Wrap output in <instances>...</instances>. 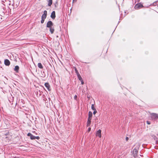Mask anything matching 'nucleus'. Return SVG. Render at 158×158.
<instances>
[{
    "instance_id": "obj_1",
    "label": "nucleus",
    "mask_w": 158,
    "mask_h": 158,
    "mask_svg": "<svg viewBox=\"0 0 158 158\" xmlns=\"http://www.w3.org/2000/svg\"><path fill=\"white\" fill-rule=\"evenodd\" d=\"M135 146L136 147L134 149L133 151V154L134 157H135L138 153V150L139 149V148L140 146V144L139 143H136Z\"/></svg>"
},
{
    "instance_id": "obj_2",
    "label": "nucleus",
    "mask_w": 158,
    "mask_h": 158,
    "mask_svg": "<svg viewBox=\"0 0 158 158\" xmlns=\"http://www.w3.org/2000/svg\"><path fill=\"white\" fill-rule=\"evenodd\" d=\"M151 115L152 120H154L158 119V114L155 113H152Z\"/></svg>"
},
{
    "instance_id": "obj_3",
    "label": "nucleus",
    "mask_w": 158,
    "mask_h": 158,
    "mask_svg": "<svg viewBox=\"0 0 158 158\" xmlns=\"http://www.w3.org/2000/svg\"><path fill=\"white\" fill-rule=\"evenodd\" d=\"M143 7V6L142 4L141 3H139L136 4L134 8L135 9L137 10Z\"/></svg>"
},
{
    "instance_id": "obj_4",
    "label": "nucleus",
    "mask_w": 158,
    "mask_h": 158,
    "mask_svg": "<svg viewBox=\"0 0 158 158\" xmlns=\"http://www.w3.org/2000/svg\"><path fill=\"white\" fill-rule=\"evenodd\" d=\"M53 26V23L51 21H48L47 23V27L48 28L51 27Z\"/></svg>"
},
{
    "instance_id": "obj_5",
    "label": "nucleus",
    "mask_w": 158,
    "mask_h": 158,
    "mask_svg": "<svg viewBox=\"0 0 158 158\" xmlns=\"http://www.w3.org/2000/svg\"><path fill=\"white\" fill-rule=\"evenodd\" d=\"M96 135L100 138L101 137V130H99L97 131L96 133Z\"/></svg>"
},
{
    "instance_id": "obj_6",
    "label": "nucleus",
    "mask_w": 158,
    "mask_h": 158,
    "mask_svg": "<svg viewBox=\"0 0 158 158\" xmlns=\"http://www.w3.org/2000/svg\"><path fill=\"white\" fill-rule=\"evenodd\" d=\"M47 11L44 10V14L42 15L41 18L45 19L47 17Z\"/></svg>"
},
{
    "instance_id": "obj_7",
    "label": "nucleus",
    "mask_w": 158,
    "mask_h": 158,
    "mask_svg": "<svg viewBox=\"0 0 158 158\" xmlns=\"http://www.w3.org/2000/svg\"><path fill=\"white\" fill-rule=\"evenodd\" d=\"M27 135L28 136H30L31 139H35V136L31 134L30 133H29L27 134Z\"/></svg>"
},
{
    "instance_id": "obj_8",
    "label": "nucleus",
    "mask_w": 158,
    "mask_h": 158,
    "mask_svg": "<svg viewBox=\"0 0 158 158\" xmlns=\"http://www.w3.org/2000/svg\"><path fill=\"white\" fill-rule=\"evenodd\" d=\"M4 64L6 65L9 66L10 64V62L8 59H5L4 60Z\"/></svg>"
},
{
    "instance_id": "obj_9",
    "label": "nucleus",
    "mask_w": 158,
    "mask_h": 158,
    "mask_svg": "<svg viewBox=\"0 0 158 158\" xmlns=\"http://www.w3.org/2000/svg\"><path fill=\"white\" fill-rule=\"evenodd\" d=\"M51 18L54 19L56 17V15H55V12L54 11H53L52 13H51Z\"/></svg>"
},
{
    "instance_id": "obj_10",
    "label": "nucleus",
    "mask_w": 158,
    "mask_h": 158,
    "mask_svg": "<svg viewBox=\"0 0 158 158\" xmlns=\"http://www.w3.org/2000/svg\"><path fill=\"white\" fill-rule=\"evenodd\" d=\"M45 86L47 88L48 91H50V86L49 85L48 83H46L44 84Z\"/></svg>"
},
{
    "instance_id": "obj_11",
    "label": "nucleus",
    "mask_w": 158,
    "mask_h": 158,
    "mask_svg": "<svg viewBox=\"0 0 158 158\" xmlns=\"http://www.w3.org/2000/svg\"><path fill=\"white\" fill-rule=\"evenodd\" d=\"M92 116V112L91 111H89V112L88 118V119L91 120Z\"/></svg>"
},
{
    "instance_id": "obj_12",
    "label": "nucleus",
    "mask_w": 158,
    "mask_h": 158,
    "mask_svg": "<svg viewBox=\"0 0 158 158\" xmlns=\"http://www.w3.org/2000/svg\"><path fill=\"white\" fill-rule=\"evenodd\" d=\"M19 67L17 65L16 66L14 69V70L15 71L18 72L19 70Z\"/></svg>"
},
{
    "instance_id": "obj_13",
    "label": "nucleus",
    "mask_w": 158,
    "mask_h": 158,
    "mask_svg": "<svg viewBox=\"0 0 158 158\" xmlns=\"http://www.w3.org/2000/svg\"><path fill=\"white\" fill-rule=\"evenodd\" d=\"M91 120L88 119V121H87V127H88L90 126L91 123Z\"/></svg>"
},
{
    "instance_id": "obj_14",
    "label": "nucleus",
    "mask_w": 158,
    "mask_h": 158,
    "mask_svg": "<svg viewBox=\"0 0 158 158\" xmlns=\"http://www.w3.org/2000/svg\"><path fill=\"white\" fill-rule=\"evenodd\" d=\"M38 66L39 68L41 69H42L43 68V67L42 64L40 63H38Z\"/></svg>"
},
{
    "instance_id": "obj_15",
    "label": "nucleus",
    "mask_w": 158,
    "mask_h": 158,
    "mask_svg": "<svg viewBox=\"0 0 158 158\" xmlns=\"http://www.w3.org/2000/svg\"><path fill=\"white\" fill-rule=\"evenodd\" d=\"M48 5L49 6H50L52 4V0H49L48 1Z\"/></svg>"
},
{
    "instance_id": "obj_16",
    "label": "nucleus",
    "mask_w": 158,
    "mask_h": 158,
    "mask_svg": "<svg viewBox=\"0 0 158 158\" xmlns=\"http://www.w3.org/2000/svg\"><path fill=\"white\" fill-rule=\"evenodd\" d=\"M49 28H50V31L51 32V33L52 34L54 32V28L52 27H50Z\"/></svg>"
},
{
    "instance_id": "obj_17",
    "label": "nucleus",
    "mask_w": 158,
    "mask_h": 158,
    "mask_svg": "<svg viewBox=\"0 0 158 158\" xmlns=\"http://www.w3.org/2000/svg\"><path fill=\"white\" fill-rule=\"evenodd\" d=\"M77 76L79 80L81 81L82 80V78L81 77L80 74H78V75H77Z\"/></svg>"
},
{
    "instance_id": "obj_18",
    "label": "nucleus",
    "mask_w": 158,
    "mask_h": 158,
    "mask_svg": "<svg viewBox=\"0 0 158 158\" xmlns=\"http://www.w3.org/2000/svg\"><path fill=\"white\" fill-rule=\"evenodd\" d=\"M91 109L93 110H96V109H95V107H94V104H92V105H91Z\"/></svg>"
},
{
    "instance_id": "obj_19",
    "label": "nucleus",
    "mask_w": 158,
    "mask_h": 158,
    "mask_svg": "<svg viewBox=\"0 0 158 158\" xmlns=\"http://www.w3.org/2000/svg\"><path fill=\"white\" fill-rule=\"evenodd\" d=\"M75 71L76 73L77 74V75H78V74H79V73L78 71L77 70V69L76 68H75Z\"/></svg>"
},
{
    "instance_id": "obj_20",
    "label": "nucleus",
    "mask_w": 158,
    "mask_h": 158,
    "mask_svg": "<svg viewBox=\"0 0 158 158\" xmlns=\"http://www.w3.org/2000/svg\"><path fill=\"white\" fill-rule=\"evenodd\" d=\"M44 19H43L41 18V23H44Z\"/></svg>"
},
{
    "instance_id": "obj_21",
    "label": "nucleus",
    "mask_w": 158,
    "mask_h": 158,
    "mask_svg": "<svg viewBox=\"0 0 158 158\" xmlns=\"http://www.w3.org/2000/svg\"><path fill=\"white\" fill-rule=\"evenodd\" d=\"M10 3H9V5H11L12 6H13L14 3L13 2H11L10 1Z\"/></svg>"
},
{
    "instance_id": "obj_22",
    "label": "nucleus",
    "mask_w": 158,
    "mask_h": 158,
    "mask_svg": "<svg viewBox=\"0 0 158 158\" xmlns=\"http://www.w3.org/2000/svg\"><path fill=\"white\" fill-rule=\"evenodd\" d=\"M94 110V111L93 112V113L94 114H96V113L97 112V111L96 110Z\"/></svg>"
},
{
    "instance_id": "obj_23",
    "label": "nucleus",
    "mask_w": 158,
    "mask_h": 158,
    "mask_svg": "<svg viewBox=\"0 0 158 158\" xmlns=\"http://www.w3.org/2000/svg\"><path fill=\"white\" fill-rule=\"evenodd\" d=\"M40 138L39 136H35V139H39Z\"/></svg>"
},
{
    "instance_id": "obj_24",
    "label": "nucleus",
    "mask_w": 158,
    "mask_h": 158,
    "mask_svg": "<svg viewBox=\"0 0 158 158\" xmlns=\"http://www.w3.org/2000/svg\"><path fill=\"white\" fill-rule=\"evenodd\" d=\"M77 96L76 95H75L74 97V99L76 100L77 99Z\"/></svg>"
},
{
    "instance_id": "obj_25",
    "label": "nucleus",
    "mask_w": 158,
    "mask_h": 158,
    "mask_svg": "<svg viewBox=\"0 0 158 158\" xmlns=\"http://www.w3.org/2000/svg\"><path fill=\"white\" fill-rule=\"evenodd\" d=\"M81 81V84L82 85H83L84 83V82L83 81V80H82Z\"/></svg>"
},
{
    "instance_id": "obj_26",
    "label": "nucleus",
    "mask_w": 158,
    "mask_h": 158,
    "mask_svg": "<svg viewBox=\"0 0 158 158\" xmlns=\"http://www.w3.org/2000/svg\"><path fill=\"white\" fill-rule=\"evenodd\" d=\"M91 128L90 127H89L88 129V132H89L91 130Z\"/></svg>"
},
{
    "instance_id": "obj_27",
    "label": "nucleus",
    "mask_w": 158,
    "mask_h": 158,
    "mask_svg": "<svg viewBox=\"0 0 158 158\" xmlns=\"http://www.w3.org/2000/svg\"><path fill=\"white\" fill-rule=\"evenodd\" d=\"M147 123L148 124H150V123L149 121H147Z\"/></svg>"
},
{
    "instance_id": "obj_28",
    "label": "nucleus",
    "mask_w": 158,
    "mask_h": 158,
    "mask_svg": "<svg viewBox=\"0 0 158 158\" xmlns=\"http://www.w3.org/2000/svg\"><path fill=\"white\" fill-rule=\"evenodd\" d=\"M5 1H6V0H2L1 1L2 2H5Z\"/></svg>"
},
{
    "instance_id": "obj_29",
    "label": "nucleus",
    "mask_w": 158,
    "mask_h": 158,
    "mask_svg": "<svg viewBox=\"0 0 158 158\" xmlns=\"http://www.w3.org/2000/svg\"><path fill=\"white\" fill-rule=\"evenodd\" d=\"M128 139H129V138L128 137H127L126 138V140L127 141L128 140Z\"/></svg>"
},
{
    "instance_id": "obj_30",
    "label": "nucleus",
    "mask_w": 158,
    "mask_h": 158,
    "mask_svg": "<svg viewBox=\"0 0 158 158\" xmlns=\"http://www.w3.org/2000/svg\"><path fill=\"white\" fill-rule=\"evenodd\" d=\"M77 0H73V2H76Z\"/></svg>"
}]
</instances>
